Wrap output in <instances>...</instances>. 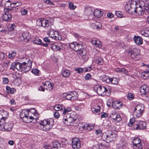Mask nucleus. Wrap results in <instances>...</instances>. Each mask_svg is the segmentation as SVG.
Returning <instances> with one entry per match:
<instances>
[{
	"label": "nucleus",
	"instance_id": "f257e3e1",
	"mask_svg": "<svg viewBox=\"0 0 149 149\" xmlns=\"http://www.w3.org/2000/svg\"><path fill=\"white\" fill-rule=\"evenodd\" d=\"M83 43L80 44L76 42H73L69 44L70 48L76 52L81 56V58L86 59L87 57L86 56V49L84 47Z\"/></svg>",
	"mask_w": 149,
	"mask_h": 149
},
{
	"label": "nucleus",
	"instance_id": "f03ea898",
	"mask_svg": "<svg viewBox=\"0 0 149 149\" xmlns=\"http://www.w3.org/2000/svg\"><path fill=\"white\" fill-rule=\"evenodd\" d=\"M54 123V120L51 118L41 120L39 122V128L42 131H48L52 128Z\"/></svg>",
	"mask_w": 149,
	"mask_h": 149
},
{
	"label": "nucleus",
	"instance_id": "7ed1b4c3",
	"mask_svg": "<svg viewBox=\"0 0 149 149\" xmlns=\"http://www.w3.org/2000/svg\"><path fill=\"white\" fill-rule=\"evenodd\" d=\"M19 68L18 70L24 72L29 71L31 68L32 62L28 58H26V61L19 63Z\"/></svg>",
	"mask_w": 149,
	"mask_h": 149
},
{
	"label": "nucleus",
	"instance_id": "20e7f679",
	"mask_svg": "<svg viewBox=\"0 0 149 149\" xmlns=\"http://www.w3.org/2000/svg\"><path fill=\"white\" fill-rule=\"evenodd\" d=\"M33 114L32 112L29 109L23 110L21 112L20 117L24 122L29 123L32 122V115Z\"/></svg>",
	"mask_w": 149,
	"mask_h": 149
},
{
	"label": "nucleus",
	"instance_id": "39448f33",
	"mask_svg": "<svg viewBox=\"0 0 149 149\" xmlns=\"http://www.w3.org/2000/svg\"><path fill=\"white\" fill-rule=\"evenodd\" d=\"M94 91L101 96H109L111 94V91L104 86H95L94 87Z\"/></svg>",
	"mask_w": 149,
	"mask_h": 149
},
{
	"label": "nucleus",
	"instance_id": "423d86ee",
	"mask_svg": "<svg viewBox=\"0 0 149 149\" xmlns=\"http://www.w3.org/2000/svg\"><path fill=\"white\" fill-rule=\"evenodd\" d=\"M0 130L3 132L10 131L13 127V123L9 122L6 123L5 121L3 120L0 123Z\"/></svg>",
	"mask_w": 149,
	"mask_h": 149
},
{
	"label": "nucleus",
	"instance_id": "0eeeda50",
	"mask_svg": "<svg viewBox=\"0 0 149 149\" xmlns=\"http://www.w3.org/2000/svg\"><path fill=\"white\" fill-rule=\"evenodd\" d=\"M15 10V11H17V8H5L4 9L5 13L3 15L2 18L3 21H10L12 17V16L10 14L13 10Z\"/></svg>",
	"mask_w": 149,
	"mask_h": 149
},
{
	"label": "nucleus",
	"instance_id": "6e6552de",
	"mask_svg": "<svg viewBox=\"0 0 149 149\" xmlns=\"http://www.w3.org/2000/svg\"><path fill=\"white\" fill-rule=\"evenodd\" d=\"M144 110V107L143 104H140L137 105L133 111V114L136 118H139L142 115Z\"/></svg>",
	"mask_w": 149,
	"mask_h": 149
},
{
	"label": "nucleus",
	"instance_id": "1a4fd4ad",
	"mask_svg": "<svg viewBox=\"0 0 149 149\" xmlns=\"http://www.w3.org/2000/svg\"><path fill=\"white\" fill-rule=\"evenodd\" d=\"M128 55L131 57L134 60H138L140 58V55L137 49L134 48L129 50L127 52Z\"/></svg>",
	"mask_w": 149,
	"mask_h": 149
},
{
	"label": "nucleus",
	"instance_id": "9d476101",
	"mask_svg": "<svg viewBox=\"0 0 149 149\" xmlns=\"http://www.w3.org/2000/svg\"><path fill=\"white\" fill-rule=\"evenodd\" d=\"M62 96L67 100H76L78 98V95L75 92L74 93L72 92L64 93L62 94Z\"/></svg>",
	"mask_w": 149,
	"mask_h": 149
},
{
	"label": "nucleus",
	"instance_id": "9b49d317",
	"mask_svg": "<svg viewBox=\"0 0 149 149\" xmlns=\"http://www.w3.org/2000/svg\"><path fill=\"white\" fill-rule=\"evenodd\" d=\"M116 136V135L113 132L106 133L103 134V137L105 139L106 142L109 143L114 140Z\"/></svg>",
	"mask_w": 149,
	"mask_h": 149
},
{
	"label": "nucleus",
	"instance_id": "f8f14e48",
	"mask_svg": "<svg viewBox=\"0 0 149 149\" xmlns=\"http://www.w3.org/2000/svg\"><path fill=\"white\" fill-rule=\"evenodd\" d=\"M134 148L135 149H142V145L141 140L139 138H134L132 141Z\"/></svg>",
	"mask_w": 149,
	"mask_h": 149
},
{
	"label": "nucleus",
	"instance_id": "ddd939ff",
	"mask_svg": "<svg viewBox=\"0 0 149 149\" xmlns=\"http://www.w3.org/2000/svg\"><path fill=\"white\" fill-rule=\"evenodd\" d=\"M72 144V148L74 149H78L81 147V141L78 138H74L73 139Z\"/></svg>",
	"mask_w": 149,
	"mask_h": 149
},
{
	"label": "nucleus",
	"instance_id": "4468645a",
	"mask_svg": "<svg viewBox=\"0 0 149 149\" xmlns=\"http://www.w3.org/2000/svg\"><path fill=\"white\" fill-rule=\"evenodd\" d=\"M133 128L134 129L136 130L145 129L146 128V123L144 121H140L137 124L134 125Z\"/></svg>",
	"mask_w": 149,
	"mask_h": 149
},
{
	"label": "nucleus",
	"instance_id": "2eb2a0df",
	"mask_svg": "<svg viewBox=\"0 0 149 149\" xmlns=\"http://www.w3.org/2000/svg\"><path fill=\"white\" fill-rule=\"evenodd\" d=\"M145 13L146 14H147L148 13L146 10V8H143L142 7H136V8L135 11L134 13H136L135 15H141Z\"/></svg>",
	"mask_w": 149,
	"mask_h": 149
},
{
	"label": "nucleus",
	"instance_id": "dca6fc26",
	"mask_svg": "<svg viewBox=\"0 0 149 149\" xmlns=\"http://www.w3.org/2000/svg\"><path fill=\"white\" fill-rule=\"evenodd\" d=\"M145 6V3L142 0H139L136 2V7L146 8V12L148 13L149 11L148 7L147 6L146 7Z\"/></svg>",
	"mask_w": 149,
	"mask_h": 149
},
{
	"label": "nucleus",
	"instance_id": "f3484780",
	"mask_svg": "<svg viewBox=\"0 0 149 149\" xmlns=\"http://www.w3.org/2000/svg\"><path fill=\"white\" fill-rule=\"evenodd\" d=\"M43 84L45 88L48 91L52 90L53 88V84L49 81H46L43 83Z\"/></svg>",
	"mask_w": 149,
	"mask_h": 149
},
{
	"label": "nucleus",
	"instance_id": "a211bd4d",
	"mask_svg": "<svg viewBox=\"0 0 149 149\" xmlns=\"http://www.w3.org/2000/svg\"><path fill=\"white\" fill-rule=\"evenodd\" d=\"M149 89L146 85H143L140 87V91L141 95H146L149 92Z\"/></svg>",
	"mask_w": 149,
	"mask_h": 149
},
{
	"label": "nucleus",
	"instance_id": "6ab92c4d",
	"mask_svg": "<svg viewBox=\"0 0 149 149\" xmlns=\"http://www.w3.org/2000/svg\"><path fill=\"white\" fill-rule=\"evenodd\" d=\"M128 2L131 7V13L134 14V12L136 7V2L134 1H129Z\"/></svg>",
	"mask_w": 149,
	"mask_h": 149
},
{
	"label": "nucleus",
	"instance_id": "aec40b11",
	"mask_svg": "<svg viewBox=\"0 0 149 149\" xmlns=\"http://www.w3.org/2000/svg\"><path fill=\"white\" fill-rule=\"evenodd\" d=\"M100 106L99 105L95 106V107H92L91 108V110L93 113L95 114L99 115L100 113Z\"/></svg>",
	"mask_w": 149,
	"mask_h": 149
},
{
	"label": "nucleus",
	"instance_id": "412c9836",
	"mask_svg": "<svg viewBox=\"0 0 149 149\" xmlns=\"http://www.w3.org/2000/svg\"><path fill=\"white\" fill-rule=\"evenodd\" d=\"M134 40L137 45H140L143 44V39L139 36H134Z\"/></svg>",
	"mask_w": 149,
	"mask_h": 149
},
{
	"label": "nucleus",
	"instance_id": "4be33fe9",
	"mask_svg": "<svg viewBox=\"0 0 149 149\" xmlns=\"http://www.w3.org/2000/svg\"><path fill=\"white\" fill-rule=\"evenodd\" d=\"M91 43L96 47H100L102 46V44L100 41L98 39L96 38L93 39Z\"/></svg>",
	"mask_w": 149,
	"mask_h": 149
},
{
	"label": "nucleus",
	"instance_id": "5701e85b",
	"mask_svg": "<svg viewBox=\"0 0 149 149\" xmlns=\"http://www.w3.org/2000/svg\"><path fill=\"white\" fill-rule=\"evenodd\" d=\"M54 20L52 18H48L46 19V22H45V25L44 26L45 28L49 26L52 25L54 23Z\"/></svg>",
	"mask_w": 149,
	"mask_h": 149
},
{
	"label": "nucleus",
	"instance_id": "b1692460",
	"mask_svg": "<svg viewBox=\"0 0 149 149\" xmlns=\"http://www.w3.org/2000/svg\"><path fill=\"white\" fill-rule=\"evenodd\" d=\"M46 19L44 18H41L39 19L36 21V24L39 26H43L45 25V22Z\"/></svg>",
	"mask_w": 149,
	"mask_h": 149
},
{
	"label": "nucleus",
	"instance_id": "393cba45",
	"mask_svg": "<svg viewBox=\"0 0 149 149\" xmlns=\"http://www.w3.org/2000/svg\"><path fill=\"white\" fill-rule=\"evenodd\" d=\"M122 105V102L120 101H116L112 104V106L115 109H120L121 108Z\"/></svg>",
	"mask_w": 149,
	"mask_h": 149
},
{
	"label": "nucleus",
	"instance_id": "a878e982",
	"mask_svg": "<svg viewBox=\"0 0 149 149\" xmlns=\"http://www.w3.org/2000/svg\"><path fill=\"white\" fill-rule=\"evenodd\" d=\"M1 4L3 6H5V8L8 7L13 6V3H11V1L9 0H2L1 2Z\"/></svg>",
	"mask_w": 149,
	"mask_h": 149
},
{
	"label": "nucleus",
	"instance_id": "bb28decb",
	"mask_svg": "<svg viewBox=\"0 0 149 149\" xmlns=\"http://www.w3.org/2000/svg\"><path fill=\"white\" fill-rule=\"evenodd\" d=\"M110 77L107 76L103 75L100 77V79L107 83H110Z\"/></svg>",
	"mask_w": 149,
	"mask_h": 149
},
{
	"label": "nucleus",
	"instance_id": "cd10ccee",
	"mask_svg": "<svg viewBox=\"0 0 149 149\" xmlns=\"http://www.w3.org/2000/svg\"><path fill=\"white\" fill-rule=\"evenodd\" d=\"M60 44H53L51 45V48L55 52L60 51L61 49V48L60 47Z\"/></svg>",
	"mask_w": 149,
	"mask_h": 149
},
{
	"label": "nucleus",
	"instance_id": "c85d7f7f",
	"mask_svg": "<svg viewBox=\"0 0 149 149\" xmlns=\"http://www.w3.org/2000/svg\"><path fill=\"white\" fill-rule=\"evenodd\" d=\"M93 13L94 16L98 18L101 17L103 14L102 11L97 9L95 10Z\"/></svg>",
	"mask_w": 149,
	"mask_h": 149
},
{
	"label": "nucleus",
	"instance_id": "c756f323",
	"mask_svg": "<svg viewBox=\"0 0 149 149\" xmlns=\"http://www.w3.org/2000/svg\"><path fill=\"white\" fill-rule=\"evenodd\" d=\"M6 91L8 94H13L16 91L15 88H11L8 86H6Z\"/></svg>",
	"mask_w": 149,
	"mask_h": 149
},
{
	"label": "nucleus",
	"instance_id": "7c9ffc66",
	"mask_svg": "<svg viewBox=\"0 0 149 149\" xmlns=\"http://www.w3.org/2000/svg\"><path fill=\"white\" fill-rule=\"evenodd\" d=\"M141 33L142 36L145 37L149 36V28H146L141 30Z\"/></svg>",
	"mask_w": 149,
	"mask_h": 149
},
{
	"label": "nucleus",
	"instance_id": "2f4dec72",
	"mask_svg": "<svg viewBox=\"0 0 149 149\" xmlns=\"http://www.w3.org/2000/svg\"><path fill=\"white\" fill-rule=\"evenodd\" d=\"M64 108V107L61 104H57L54 107V109L56 111H58L59 110H63Z\"/></svg>",
	"mask_w": 149,
	"mask_h": 149
},
{
	"label": "nucleus",
	"instance_id": "473e14b6",
	"mask_svg": "<svg viewBox=\"0 0 149 149\" xmlns=\"http://www.w3.org/2000/svg\"><path fill=\"white\" fill-rule=\"evenodd\" d=\"M114 71L116 72L122 74L126 73L127 72L124 68H117L115 69Z\"/></svg>",
	"mask_w": 149,
	"mask_h": 149
},
{
	"label": "nucleus",
	"instance_id": "72a5a7b5",
	"mask_svg": "<svg viewBox=\"0 0 149 149\" xmlns=\"http://www.w3.org/2000/svg\"><path fill=\"white\" fill-rule=\"evenodd\" d=\"M93 127L92 125L86 124L84 125L83 127V128L84 130H90L92 129Z\"/></svg>",
	"mask_w": 149,
	"mask_h": 149
},
{
	"label": "nucleus",
	"instance_id": "f704fd0d",
	"mask_svg": "<svg viewBox=\"0 0 149 149\" xmlns=\"http://www.w3.org/2000/svg\"><path fill=\"white\" fill-rule=\"evenodd\" d=\"M70 71L68 70H64L62 73V76L65 77H68L70 76Z\"/></svg>",
	"mask_w": 149,
	"mask_h": 149
},
{
	"label": "nucleus",
	"instance_id": "c9c22d12",
	"mask_svg": "<svg viewBox=\"0 0 149 149\" xmlns=\"http://www.w3.org/2000/svg\"><path fill=\"white\" fill-rule=\"evenodd\" d=\"M110 83H111L113 84H117L119 81V79L118 78L116 77H113L111 78H110Z\"/></svg>",
	"mask_w": 149,
	"mask_h": 149
},
{
	"label": "nucleus",
	"instance_id": "e433bc0d",
	"mask_svg": "<svg viewBox=\"0 0 149 149\" xmlns=\"http://www.w3.org/2000/svg\"><path fill=\"white\" fill-rule=\"evenodd\" d=\"M54 35L53 36L51 37L52 38H54V39L56 40H60L61 39V38L60 35H59L58 33L56 32V33H54Z\"/></svg>",
	"mask_w": 149,
	"mask_h": 149
},
{
	"label": "nucleus",
	"instance_id": "4c0bfd02",
	"mask_svg": "<svg viewBox=\"0 0 149 149\" xmlns=\"http://www.w3.org/2000/svg\"><path fill=\"white\" fill-rule=\"evenodd\" d=\"M19 63L17 62V63H12L11 65V66L10 68L11 69L14 70L15 68H16L18 70V69L19 68Z\"/></svg>",
	"mask_w": 149,
	"mask_h": 149
},
{
	"label": "nucleus",
	"instance_id": "58836bf2",
	"mask_svg": "<svg viewBox=\"0 0 149 149\" xmlns=\"http://www.w3.org/2000/svg\"><path fill=\"white\" fill-rule=\"evenodd\" d=\"M22 37L23 38L24 40H28L30 38L29 36V33L27 32L24 33L22 34ZM20 38H22V37L20 36Z\"/></svg>",
	"mask_w": 149,
	"mask_h": 149
},
{
	"label": "nucleus",
	"instance_id": "ea45409f",
	"mask_svg": "<svg viewBox=\"0 0 149 149\" xmlns=\"http://www.w3.org/2000/svg\"><path fill=\"white\" fill-rule=\"evenodd\" d=\"M53 146L54 148H59L61 147V144L60 143L57 141H54L53 143Z\"/></svg>",
	"mask_w": 149,
	"mask_h": 149
},
{
	"label": "nucleus",
	"instance_id": "a19ab883",
	"mask_svg": "<svg viewBox=\"0 0 149 149\" xmlns=\"http://www.w3.org/2000/svg\"><path fill=\"white\" fill-rule=\"evenodd\" d=\"M134 119V118H132L130 119V122L128 124V126L131 127L133 125L134 126L135 124H137V123L135 122Z\"/></svg>",
	"mask_w": 149,
	"mask_h": 149
},
{
	"label": "nucleus",
	"instance_id": "79ce46f5",
	"mask_svg": "<svg viewBox=\"0 0 149 149\" xmlns=\"http://www.w3.org/2000/svg\"><path fill=\"white\" fill-rule=\"evenodd\" d=\"M33 42L34 43L39 45H40L42 43L41 40L38 38H34Z\"/></svg>",
	"mask_w": 149,
	"mask_h": 149
},
{
	"label": "nucleus",
	"instance_id": "37998d69",
	"mask_svg": "<svg viewBox=\"0 0 149 149\" xmlns=\"http://www.w3.org/2000/svg\"><path fill=\"white\" fill-rule=\"evenodd\" d=\"M101 24L99 23H96L93 24V28L95 29L100 30L101 28Z\"/></svg>",
	"mask_w": 149,
	"mask_h": 149
},
{
	"label": "nucleus",
	"instance_id": "c03bdc74",
	"mask_svg": "<svg viewBox=\"0 0 149 149\" xmlns=\"http://www.w3.org/2000/svg\"><path fill=\"white\" fill-rule=\"evenodd\" d=\"M96 60V62H97V63L99 65H102L104 63L103 59L101 57L98 56Z\"/></svg>",
	"mask_w": 149,
	"mask_h": 149
},
{
	"label": "nucleus",
	"instance_id": "a18cd8bd",
	"mask_svg": "<svg viewBox=\"0 0 149 149\" xmlns=\"http://www.w3.org/2000/svg\"><path fill=\"white\" fill-rule=\"evenodd\" d=\"M130 4L128 2L127 3L125 6V8L126 10L129 13H131V8Z\"/></svg>",
	"mask_w": 149,
	"mask_h": 149
},
{
	"label": "nucleus",
	"instance_id": "49530a36",
	"mask_svg": "<svg viewBox=\"0 0 149 149\" xmlns=\"http://www.w3.org/2000/svg\"><path fill=\"white\" fill-rule=\"evenodd\" d=\"M16 27V26L14 24H12L11 26H7V29H8L9 32L13 31Z\"/></svg>",
	"mask_w": 149,
	"mask_h": 149
},
{
	"label": "nucleus",
	"instance_id": "de8ad7c7",
	"mask_svg": "<svg viewBox=\"0 0 149 149\" xmlns=\"http://www.w3.org/2000/svg\"><path fill=\"white\" fill-rule=\"evenodd\" d=\"M116 119H114L113 120V121L116 124V122H118L120 121L121 120V118L119 115L117 114V116L116 117H115Z\"/></svg>",
	"mask_w": 149,
	"mask_h": 149
},
{
	"label": "nucleus",
	"instance_id": "09e8293b",
	"mask_svg": "<svg viewBox=\"0 0 149 149\" xmlns=\"http://www.w3.org/2000/svg\"><path fill=\"white\" fill-rule=\"evenodd\" d=\"M13 6H12V7L13 8H17L18 9V8H16V7H18L19 6H20L21 4V3L20 2H17L15 3H13Z\"/></svg>",
	"mask_w": 149,
	"mask_h": 149
},
{
	"label": "nucleus",
	"instance_id": "8fccbe9b",
	"mask_svg": "<svg viewBox=\"0 0 149 149\" xmlns=\"http://www.w3.org/2000/svg\"><path fill=\"white\" fill-rule=\"evenodd\" d=\"M64 120L65 122L67 121L69 123L73 122L75 120V119H74L73 118L71 117H70L69 118H65Z\"/></svg>",
	"mask_w": 149,
	"mask_h": 149
},
{
	"label": "nucleus",
	"instance_id": "3c124183",
	"mask_svg": "<svg viewBox=\"0 0 149 149\" xmlns=\"http://www.w3.org/2000/svg\"><path fill=\"white\" fill-rule=\"evenodd\" d=\"M16 52L14 51H13L11 52V53L9 54L8 57L9 58L12 59L16 56Z\"/></svg>",
	"mask_w": 149,
	"mask_h": 149
},
{
	"label": "nucleus",
	"instance_id": "603ef678",
	"mask_svg": "<svg viewBox=\"0 0 149 149\" xmlns=\"http://www.w3.org/2000/svg\"><path fill=\"white\" fill-rule=\"evenodd\" d=\"M31 72L36 75H38L39 74V70L37 69H33L32 70Z\"/></svg>",
	"mask_w": 149,
	"mask_h": 149
},
{
	"label": "nucleus",
	"instance_id": "864d4df0",
	"mask_svg": "<svg viewBox=\"0 0 149 149\" xmlns=\"http://www.w3.org/2000/svg\"><path fill=\"white\" fill-rule=\"evenodd\" d=\"M75 70L78 73H80L83 72L84 70L82 68H76L75 69Z\"/></svg>",
	"mask_w": 149,
	"mask_h": 149
},
{
	"label": "nucleus",
	"instance_id": "5fc2aeb1",
	"mask_svg": "<svg viewBox=\"0 0 149 149\" xmlns=\"http://www.w3.org/2000/svg\"><path fill=\"white\" fill-rule=\"evenodd\" d=\"M69 7L70 9L74 10L76 8V6H74L73 3L72 2H70L69 4Z\"/></svg>",
	"mask_w": 149,
	"mask_h": 149
},
{
	"label": "nucleus",
	"instance_id": "6e6d98bb",
	"mask_svg": "<svg viewBox=\"0 0 149 149\" xmlns=\"http://www.w3.org/2000/svg\"><path fill=\"white\" fill-rule=\"evenodd\" d=\"M34 111V113H33V116L32 118V121L34 119H35V120H36L39 117L38 115V114L35 113V110Z\"/></svg>",
	"mask_w": 149,
	"mask_h": 149
},
{
	"label": "nucleus",
	"instance_id": "4d7b16f0",
	"mask_svg": "<svg viewBox=\"0 0 149 149\" xmlns=\"http://www.w3.org/2000/svg\"><path fill=\"white\" fill-rule=\"evenodd\" d=\"M127 98L130 100H132L134 98V95L131 93H128L127 95Z\"/></svg>",
	"mask_w": 149,
	"mask_h": 149
},
{
	"label": "nucleus",
	"instance_id": "13d9d810",
	"mask_svg": "<svg viewBox=\"0 0 149 149\" xmlns=\"http://www.w3.org/2000/svg\"><path fill=\"white\" fill-rule=\"evenodd\" d=\"M116 15L119 18H122L123 17L122 13L121 11H118L116 12Z\"/></svg>",
	"mask_w": 149,
	"mask_h": 149
},
{
	"label": "nucleus",
	"instance_id": "bf43d9fd",
	"mask_svg": "<svg viewBox=\"0 0 149 149\" xmlns=\"http://www.w3.org/2000/svg\"><path fill=\"white\" fill-rule=\"evenodd\" d=\"M0 32L4 33L5 34H8L9 32L8 29H7V28H6L4 29L1 30Z\"/></svg>",
	"mask_w": 149,
	"mask_h": 149
},
{
	"label": "nucleus",
	"instance_id": "052dcab7",
	"mask_svg": "<svg viewBox=\"0 0 149 149\" xmlns=\"http://www.w3.org/2000/svg\"><path fill=\"white\" fill-rule=\"evenodd\" d=\"M91 78V74L89 73H87L85 76V79L86 80H89Z\"/></svg>",
	"mask_w": 149,
	"mask_h": 149
},
{
	"label": "nucleus",
	"instance_id": "680f3d73",
	"mask_svg": "<svg viewBox=\"0 0 149 149\" xmlns=\"http://www.w3.org/2000/svg\"><path fill=\"white\" fill-rule=\"evenodd\" d=\"M3 82L4 84H8L9 82V80L8 78L6 77L3 78Z\"/></svg>",
	"mask_w": 149,
	"mask_h": 149
},
{
	"label": "nucleus",
	"instance_id": "e2e57ef3",
	"mask_svg": "<svg viewBox=\"0 0 149 149\" xmlns=\"http://www.w3.org/2000/svg\"><path fill=\"white\" fill-rule=\"evenodd\" d=\"M117 113H112L110 115V117L113 120L114 119H116L115 117L117 116Z\"/></svg>",
	"mask_w": 149,
	"mask_h": 149
},
{
	"label": "nucleus",
	"instance_id": "0e129e2a",
	"mask_svg": "<svg viewBox=\"0 0 149 149\" xmlns=\"http://www.w3.org/2000/svg\"><path fill=\"white\" fill-rule=\"evenodd\" d=\"M54 117L56 118H58L60 116V114L58 111L55 112L54 114Z\"/></svg>",
	"mask_w": 149,
	"mask_h": 149
},
{
	"label": "nucleus",
	"instance_id": "69168bd1",
	"mask_svg": "<svg viewBox=\"0 0 149 149\" xmlns=\"http://www.w3.org/2000/svg\"><path fill=\"white\" fill-rule=\"evenodd\" d=\"M63 109L64 110V111L63 113V114H65V113H68V112H69L71 110V109L69 107H68L67 109H65L64 107V108Z\"/></svg>",
	"mask_w": 149,
	"mask_h": 149
},
{
	"label": "nucleus",
	"instance_id": "338daca9",
	"mask_svg": "<svg viewBox=\"0 0 149 149\" xmlns=\"http://www.w3.org/2000/svg\"><path fill=\"white\" fill-rule=\"evenodd\" d=\"M64 114V118H70L71 116V115L68 113H65Z\"/></svg>",
	"mask_w": 149,
	"mask_h": 149
},
{
	"label": "nucleus",
	"instance_id": "774afa93",
	"mask_svg": "<svg viewBox=\"0 0 149 149\" xmlns=\"http://www.w3.org/2000/svg\"><path fill=\"white\" fill-rule=\"evenodd\" d=\"M21 12L22 15H25L27 13L28 11L26 9H23L21 11Z\"/></svg>",
	"mask_w": 149,
	"mask_h": 149
}]
</instances>
